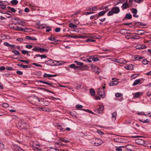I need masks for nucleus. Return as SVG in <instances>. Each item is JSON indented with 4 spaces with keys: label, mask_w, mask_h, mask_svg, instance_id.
Returning <instances> with one entry per match:
<instances>
[{
    "label": "nucleus",
    "mask_w": 151,
    "mask_h": 151,
    "mask_svg": "<svg viewBox=\"0 0 151 151\" xmlns=\"http://www.w3.org/2000/svg\"><path fill=\"white\" fill-rule=\"evenodd\" d=\"M47 64L51 66L60 65L63 64L64 62L62 61H57L50 60L46 61Z\"/></svg>",
    "instance_id": "f257e3e1"
},
{
    "label": "nucleus",
    "mask_w": 151,
    "mask_h": 151,
    "mask_svg": "<svg viewBox=\"0 0 151 151\" xmlns=\"http://www.w3.org/2000/svg\"><path fill=\"white\" fill-rule=\"evenodd\" d=\"M17 127L21 129H27L28 127V125L24 120L20 121L18 123Z\"/></svg>",
    "instance_id": "f03ea898"
},
{
    "label": "nucleus",
    "mask_w": 151,
    "mask_h": 151,
    "mask_svg": "<svg viewBox=\"0 0 151 151\" xmlns=\"http://www.w3.org/2000/svg\"><path fill=\"white\" fill-rule=\"evenodd\" d=\"M120 12V9L119 7L115 6L112 7L111 10L109 11L107 13V15L108 16H112L113 14H117Z\"/></svg>",
    "instance_id": "7ed1b4c3"
},
{
    "label": "nucleus",
    "mask_w": 151,
    "mask_h": 151,
    "mask_svg": "<svg viewBox=\"0 0 151 151\" xmlns=\"http://www.w3.org/2000/svg\"><path fill=\"white\" fill-rule=\"evenodd\" d=\"M91 144L94 146H98L101 144L103 142L102 140L99 138H93L91 140Z\"/></svg>",
    "instance_id": "20e7f679"
},
{
    "label": "nucleus",
    "mask_w": 151,
    "mask_h": 151,
    "mask_svg": "<svg viewBox=\"0 0 151 151\" xmlns=\"http://www.w3.org/2000/svg\"><path fill=\"white\" fill-rule=\"evenodd\" d=\"M32 50L34 51L40 52H45L47 53L48 52V50L47 49L40 47L36 46H34Z\"/></svg>",
    "instance_id": "39448f33"
},
{
    "label": "nucleus",
    "mask_w": 151,
    "mask_h": 151,
    "mask_svg": "<svg viewBox=\"0 0 151 151\" xmlns=\"http://www.w3.org/2000/svg\"><path fill=\"white\" fill-rule=\"evenodd\" d=\"M104 88H105V87L103 86L102 88H99L97 94L102 98H104L105 96V93L104 90Z\"/></svg>",
    "instance_id": "423d86ee"
},
{
    "label": "nucleus",
    "mask_w": 151,
    "mask_h": 151,
    "mask_svg": "<svg viewBox=\"0 0 151 151\" xmlns=\"http://www.w3.org/2000/svg\"><path fill=\"white\" fill-rule=\"evenodd\" d=\"M91 69L96 73L99 74L100 73V70L99 67L94 64L91 65Z\"/></svg>",
    "instance_id": "0eeeda50"
},
{
    "label": "nucleus",
    "mask_w": 151,
    "mask_h": 151,
    "mask_svg": "<svg viewBox=\"0 0 151 151\" xmlns=\"http://www.w3.org/2000/svg\"><path fill=\"white\" fill-rule=\"evenodd\" d=\"M70 37L73 38H91V36L89 35H85L81 36H76V35H70Z\"/></svg>",
    "instance_id": "6e6552de"
},
{
    "label": "nucleus",
    "mask_w": 151,
    "mask_h": 151,
    "mask_svg": "<svg viewBox=\"0 0 151 151\" xmlns=\"http://www.w3.org/2000/svg\"><path fill=\"white\" fill-rule=\"evenodd\" d=\"M145 80V79L143 78H139L138 79L135 80L132 84V86H134L138 84L140 85L142 84L144 81Z\"/></svg>",
    "instance_id": "1a4fd4ad"
},
{
    "label": "nucleus",
    "mask_w": 151,
    "mask_h": 151,
    "mask_svg": "<svg viewBox=\"0 0 151 151\" xmlns=\"http://www.w3.org/2000/svg\"><path fill=\"white\" fill-rule=\"evenodd\" d=\"M131 11L133 14V16L137 18L139 16L137 15V10L135 8H132L131 9Z\"/></svg>",
    "instance_id": "9d476101"
},
{
    "label": "nucleus",
    "mask_w": 151,
    "mask_h": 151,
    "mask_svg": "<svg viewBox=\"0 0 151 151\" xmlns=\"http://www.w3.org/2000/svg\"><path fill=\"white\" fill-rule=\"evenodd\" d=\"M143 94V93L142 92H138L132 93V95L134 98H137L139 97L140 96H142Z\"/></svg>",
    "instance_id": "9b49d317"
},
{
    "label": "nucleus",
    "mask_w": 151,
    "mask_h": 151,
    "mask_svg": "<svg viewBox=\"0 0 151 151\" xmlns=\"http://www.w3.org/2000/svg\"><path fill=\"white\" fill-rule=\"evenodd\" d=\"M57 128L60 130L61 132H64L65 131V129H64L62 127V125L59 123L57 124L56 126Z\"/></svg>",
    "instance_id": "f8f14e48"
},
{
    "label": "nucleus",
    "mask_w": 151,
    "mask_h": 151,
    "mask_svg": "<svg viewBox=\"0 0 151 151\" xmlns=\"http://www.w3.org/2000/svg\"><path fill=\"white\" fill-rule=\"evenodd\" d=\"M91 57L92 61L94 62H98L99 60V59L98 58V55L91 56Z\"/></svg>",
    "instance_id": "ddd939ff"
},
{
    "label": "nucleus",
    "mask_w": 151,
    "mask_h": 151,
    "mask_svg": "<svg viewBox=\"0 0 151 151\" xmlns=\"http://www.w3.org/2000/svg\"><path fill=\"white\" fill-rule=\"evenodd\" d=\"M15 29L16 30H18L24 32H27L28 31L27 30L29 29H28L27 28H22L21 27H17Z\"/></svg>",
    "instance_id": "4468645a"
},
{
    "label": "nucleus",
    "mask_w": 151,
    "mask_h": 151,
    "mask_svg": "<svg viewBox=\"0 0 151 151\" xmlns=\"http://www.w3.org/2000/svg\"><path fill=\"white\" fill-rule=\"evenodd\" d=\"M56 76V75H52L50 74H47L46 73H45L43 76L44 78H50L55 77Z\"/></svg>",
    "instance_id": "2eb2a0df"
},
{
    "label": "nucleus",
    "mask_w": 151,
    "mask_h": 151,
    "mask_svg": "<svg viewBox=\"0 0 151 151\" xmlns=\"http://www.w3.org/2000/svg\"><path fill=\"white\" fill-rule=\"evenodd\" d=\"M33 149L34 150H39L41 149V145L39 144H36L35 145L33 146Z\"/></svg>",
    "instance_id": "dca6fc26"
},
{
    "label": "nucleus",
    "mask_w": 151,
    "mask_h": 151,
    "mask_svg": "<svg viewBox=\"0 0 151 151\" xmlns=\"http://www.w3.org/2000/svg\"><path fill=\"white\" fill-rule=\"evenodd\" d=\"M7 2L6 1H4V2H2L0 4V8L2 9H4L6 8V5H7L6 3ZM7 3H8L7 2Z\"/></svg>",
    "instance_id": "f3484780"
},
{
    "label": "nucleus",
    "mask_w": 151,
    "mask_h": 151,
    "mask_svg": "<svg viewBox=\"0 0 151 151\" xmlns=\"http://www.w3.org/2000/svg\"><path fill=\"white\" fill-rule=\"evenodd\" d=\"M129 4L127 3V1L124 3L122 6V8L123 10L126 9L128 8H129Z\"/></svg>",
    "instance_id": "a211bd4d"
},
{
    "label": "nucleus",
    "mask_w": 151,
    "mask_h": 151,
    "mask_svg": "<svg viewBox=\"0 0 151 151\" xmlns=\"http://www.w3.org/2000/svg\"><path fill=\"white\" fill-rule=\"evenodd\" d=\"M3 45L7 47H10L12 49L14 47L15 45H11L8 42H4L3 43Z\"/></svg>",
    "instance_id": "6ab92c4d"
},
{
    "label": "nucleus",
    "mask_w": 151,
    "mask_h": 151,
    "mask_svg": "<svg viewBox=\"0 0 151 151\" xmlns=\"http://www.w3.org/2000/svg\"><path fill=\"white\" fill-rule=\"evenodd\" d=\"M133 65L131 64L129 65H126L124 66V68L127 70H132L133 69L132 68Z\"/></svg>",
    "instance_id": "aec40b11"
},
{
    "label": "nucleus",
    "mask_w": 151,
    "mask_h": 151,
    "mask_svg": "<svg viewBox=\"0 0 151 151\" xmlns=\"http://www.w3.org/2000/svg\"><path fill=\"white\" fill-rule=\"evenodd\" d=\"M113 140L115 142H122V138L120 137L114 138Z\"/></svg>",
    "instance_id": "412c9836"
},
{
    "label": "nucleus",
    "mask_w": 151,
    "mask_h": 151,
    "mask_svg": "<svg viewBox=\"0 0 151 151\" xmlns=\"http://www.w3.org/2000/svg\"><path fill=\"white\" fill-rule=\"evenodd\" d=\"M25 38L28 40H32L34 41H36L37 40V38L35 37H30L29 36H26L25 37Z\"/></svg>",
    "instance_id": "4be33fe9"
},
{
    "label": "nucleus",
    "mask_w": 151,
    "mask_h": 151,
    "mask_svg": "<svg viewBox=\"0 0 151 151\" xmlns=\"http://www.w3.org/2000/svg\"><path fill=\"white\" fill-rule=\"evenodd\" d=\"M38 82L42 83L44 84H45L48 85H50V86H52V83H50L49 82H50L49 81H48L47 82V81H44L41 80H39L38 81Z\"/></svg>",
    "instance_id": "5701e85b"
},
{
    "label": "nucleus",
    "mask_w": 151,
    "mask_h": 151,
    "mask_svg": "<svg viewBox=\"0 0 151 151\" xmlns=\"http://www.w3.org/2000/svg\"><path fill=\"white\" fill-rule=\"evenodd\" d=\"M117 113L116 112H114L111 114V119L112 120L115 121L116 119Z\"/></svg>",
    "instance_id": "b1692460"
},
{
    "label": "nucleus",
    "mask_w": 151,
    "mask_h": 151,
    "mask_svg": "<svg viewBox=\"0 0 151 151\" xmlns=\"http://www.w3.org/2000/svg\"><path fill=\"white\" fill-rule=\"evenodd\" d=\"M97 9V8L96 6H94V7H88L87 8L86 10L88 11H94L96 10Z\"/></svg>",
    "instance_id": "393cba45"
},
{
    "label": "nucleus",
    "mask_w": 151,
    "mask_h": 151,
    "mask_svg": "<svg viewBox=\"0 0 151 151\" xmlns=\"http://www.w3.org/2000/svg\"><path fill=\"white\" fill-rule=\"evenodd\" d=\"M17 65L18 66H19L21 68H31V66L30 65H24L22 64H17Z\"/></svg>",
    "instance_id": "a878e982"
},
{
    "label": "nucleus",
    "mask_w": 151,
    "mask_h": 151,
    "mask_svg": "<svg viewBox=\"0 0 151 151\" xmlns=\"http://www.w3.org/2000/svg\"><path fill=\"white\" fill-rule=\"evenodd\" d=\"M127 62L126 60L122 58L118 59V63L125 64Z\"/></svg>",
    "instance_id": "bb28decb"
},
{
    "label": "nucleus",
    "mask_w": 151,
    "mask_h": 151,
    "mask_svg": "<svg viewBox=\"0 0 151 151\" xmlns=\"http://www.w3.org/2000/svg\"><path fill=\"white\" fill-rule=\"evenodd\" d=\"M118 82L116 81H112L109 84L110 86H113L118 84Z\"/></svg>",
    "instance_id": "cd10ccee"
},
{
    "label": "nucleus",
    "mask_w": 151,
    "mask_h": 151,
    "mask_svg": "<svg viewBox=\"0 0 151 151\" xmlns=\"http://www.w3.org/2000/svg\"><path fill=\"white\" fill-rule=\"evenodd\" d=\"M134 58L137 60H139L143 58V57L142 56L138 55H135L134 56Z\"/></svg>",
    "instance_id": "c85d7f7f"
},
{
    "label": "nucleus",
    "mask_w": 151,
    "mask_h": 151,
    "mask_svg": "<svg viewBox=\"0 0 151 151\" xmlns=\"http://www.w3.org/2000/svg\"><path fill=\"white\" fill-rule=\"evenodd\" d=\"M59 140L60 141L65 143H67L69 142V141L66 139V138L61 137L59 139Z\"/></svg>",
    "instance_id": "c756f323"
},
{
    "label": "nucleus",
    "mask_w": 151,
    "mask_h": 151,
    "mask_svg": "<svg viewBox=\"0 0 151 151\" xmlns=\"http://www.w3.org/2000/svg\"><path fill=\"white\" fill-rule=\"evenodd\" d=\"M104 109V106L103 105H101L100 106L98 110L99 111V113H101L102 111H103Z\"/></svg>",
    "instance_id": "7c9ffc66"
},
{
    "label": "nucleus",
    "mask_w": 151,
    "mask_h": 151,
    "mask_svg": "<svg viewBox=\"0 0 151 151\" xmlns=\"http://www.w3.org/2000/svg\"><path fill=\"white\" fill-rule=\"evenodd\" d=\"M68 26L69 27L71 28H76L77 27V25H75L72 23H69Z\"/></svg>",
    "instance_id": "2f4dec72"
},
{
    "label": "nucleus",
    "mask_w": 151,
    "mask_h": 151,
    "mask_svg": "<svg viewBox=\"0 0 151 151\" xmlns=\"http://www.w3.org/2000/svg\"><path fill=\"white\" fill-rule=\"evenodd\" d=\"M48 39L51 41H55V42H58V40H56L55 37L51 36L50 37L48 38Z\"/></svg>",
    "instance_id": "473e14b6"
},
{
    "label": "nucleus",
    "mask_w": 151,
    "mask_h": 151,
    "mask_svg": "<svg viewBox=\"0 0 151 151\" xmlns=\"http://www.w3.org/2000/svg\"><path fill=\"white\" fill-rule=\"evenodd\" d=\"M107 12V11H102L100 12H99L98 14V15L99 16V17L102 16L104 15Z\"/></svg>",
    "instance_id": "72a5a7b5"
},
{
    "label": "nucleus",
    "mask_w": 151,
    "mask_h": 151,
    "mask_svg": "<svg viewBox=\"0 0 151 151\" xmlns=\"http://www.w3.org/2000/svg\"><path fill=\"white\" fill-rule=\"evenodd\" d=\"M12 52L14 53L16 55H19L20 53L17 50H14L12 51Z\"/></svg>",
    "instance_id": "f704fd0d"
},
{
    "label": "nucleus",
    "mask_w": 151,
    "mask_h": 151,
    "mask_svg": "<svg viewBox=\"0 0 151 151\" xmlns=\"http://www.w3.org/2000/svg\"><path fill=\"white\" fill-rule=\"evenodd\" d=\"M69 67L70 68H74V69H76L77 68H79V67L76 66L74 64H73L69 65ZM79 68H80L79 67Z\"/></svg>",
    "instance_id": "c9c22d12"
},
{
    "label": "nucleus",
    "mask_w": 151,
    "mask_h": 151,
    "mask_svg": "<svg viewBox=\"0 0 151 151\" xmlns=\"http://www.w3.org/2000/svg\"><path fill=\"white\" fill-rule=\"evenodd\" d=\"M10 2L13 5H16L18 3V1L17 0H12Z\"/></svg>",
    "instance_id": "e433bc0d"
},
{
    "label": "nucleus",
    "mask_w": 151,
    "mask_h": 151,
    "mask_svg": "<svg viewBox=\"0 0 151 151\" xmlns=\"http://www.w3.org/2000/svg\"><path fill=\"white\" fill-rule=\"evenodd\" d=\"M125 17L128 19H130L132 18V16L130 14H126Z\"/></svg>",
    "instance_id": "4c0bfd02"
},
{
    "label": "nucleus",
    "mask_w": 151,
    "mask_h": 151,
    "mask_svg": "<svg viewBox=\"0 0 151 151\" xmlns=\"http://www.w3.org/2000/svg\"><path fill=\"white\" fill-rule=\"evenodd\" d=\"M138 33H136V34L139 35H142L144 34V32L142 30H138L137 31Z\"/></svg>",
    "instance_id": "58836bf2"
},
{
    "label": "nucleus",
    "mask_w": 151,
    "mask_h": 151,
    "mask_svg": "<svg viewBox=\"0 0 151 151\" xmlns=\"http://www.w3.org/2000/svg\"><path fill=\"white\" fill-rule=\"evenodd\" d=\"M115 96L117 98L121 96H123V95L122 93L118 92L115 93Z\"/></svg>",
    "instance_id": "ea45409f"
},
{
    "label": "nucleus",
    "mask_w": 151,
    "mask_h": 151,
    "mask_svg": "<svg viewBox=\"0 0 151 151\" xmlns=\"http://www.w3.org/2000/svg\"><path fill=\"white\" fill-rule=\"evenodd\" d=\"M144 141L142 139H138L136 140V142L139 144H141Z\"/></svg>",
    "instance_id": "a19ab883"
},
{
    "label": "nucleus",
    "mask_w": 151,
    "mask_h": 151,
    "mask_svg": "<svg viewBox=\"0 0 151 151\" xmlns=\"http://www.w3.org/2000/svg\"><path fill=\"white\" fill-rule=\"evenodd\" d=\"M74 63H76L77 65L80 66H82L83 65V63H82L79 62L77 61H75Z\"/></svg>",
    "instance_id": "79ce46f5"
},
{
    "label": "nucleus",
    "mask_w": 151,
    "mask_h": 151,
    "mask_svg": "<svg viewBox=\"0 0 151 151\" xmlns=\"http://www.w3.org/2000/svg\"><path fill=\"white\" fill-rule=\"evenodd\" d=\"M139 121L141 122H142L143 123H148L150 121V120L148 119H147L146 120H144V121H142L141 119H139Z\"/></svg>",
    "instance_id": "37998d69"
},
{
    "label": "nucleus",
    "mask_w": 151,
    "mask_h": 151,
    "mask_svg": "<svg viewBox=\"0 0 151 151\" xmlns=\"http://www.w3.org/2000/svg\"><path fill=\"white\" fill-rule=\"evenodd\" d=\"M43 111L49 112L51 111V109L48 108L44 107L43 109Z\"/></svg>",
    "instance_id": "c03bdc74"
},
{
    "label": "nucleus",
    "mask_w": 151,
    "mask_h": 151,
    "mask_svg": "<svg viewBox=\"0 0 151 151\" xmlns=\"http://www.w3.org/2000/svg\"><path fill=\"white\" fill-rule=\"evenodd\" d=\"M137 114H138L139 115H145V116H147V115H148V114H145V113L143 112V111L138 112L137 113Z\"/></svg>",
    "instance_id": "a18cd8bd"
},
{
    "label": "nucleus",
    "mask_w": 151,
    "mask_h": 151,
    "mask_svg": "<svg viewBox=\"0 0 151 151\" xmlns=\"http://www.w3.org/2000/svg\"><path fill=\"white\" fill-rule=\"evenodd\" d=\"M142 62L143 64L145 65L147 64L149 62V61L148 60H147L146 59H143L142 60Z\"/></svg>",
    "instance_id": "49530a36"
},
{
    "label": "nucleus",
    "mask_w": 151,
    "mask_h": 151,
    "mask_svg": "<svg viewBox=\"0 0 151 151\" xmlns=\"http://www.w3.org/2000/svg\"><path fill=\"white\" fill-rule=\"evenodd\" d=\"M90 93L92 96H94L95 94V91L94 89L90 90Z\"/></svg>",
    "instance_id": "de8ad7c7"
},
{
    "label": "nucleus",
    "mask_w": 151,
    "mask_h": 151,
    "mask_svg": "<svg viewBox=\"0 0 151 151\" xmlns=\"http://www.w3.org/2000/svg\"><path fill=\"white\" fill-rule=\"evenodd\" d=\"M124 146H121L118 147L116 148V151H121L122 150V147H124Z\"/></svg>",
    "instance_id": "09e8293b"
},
{
    "label": "nucleus",
    "mask_w": 151,
    "mask_h": 151,
    "mask_svg": "<svg viewBox=\"0 0 151 151\" xmlns=\"http://www.w3.org/2000/svg\"><path fill=\"white\" fill-rule=\"evenodd\" d=\"M109 59L111 60V61L118 63V59H116L114 58H109Z\"/></svg>",
    "instance_id": "8fccbe9b"
},
{
    "label": "nucleus",
    "mask_w": 151,
    "mask_h": 151,
    "mask_svg": "<svg viewBox=\"0 0 151 151\" xmlns=\"http://www.w3.org/2000/svg\"><path fill=\"white\" fill-rule=\"evenodd\" d=\"M83 107V106H82V105H81L80 104H77L76 106V108L77 109H82V108Z\"/></svg>",
    "instance_id": "3c124183"
},
{
    "label": "nucleus",
    "mask_w": 151,
    "mask_h": 151,
    "mask_svg": "<svg viewBox=\"0 0 151 151\" xmlns=\"http://www.w3.org/2000/svg\"><path fill=\"white\" fill-rule=\"evenodd\" d=\"M73 23H74L75 24V25H76L77 26V25L79 24V21L76 19H74L73 20Z\"/></svg>",
    "instance_id": "603ef678"
},
{
    "label": "nucleus",
    "mask_w": 151,
    "mask_h": 151,
    "mask_svg": "<svg viewBox=\"0 0 151 151\" xmlns=\"http://www.w3.org/2000/svg\"><path fill=\"white\" fill-rule=\"evenodd\" d=\"M92 61L91 58V56L89 57L88 59H86V63H91Z\"/></svg>",
    "instance_id": "864d4df0"
},
{
    "label": "nucleus",
    "mask_w": 151,
    "mask_h": 151,
    "mask_svg": "<svg viewBox=\"0 0 151 151\" xmlns=\"http://www.w3.org/2000/svg\"><path fill=\"white\" fill-rule=\"evenodd\" d=\"M80 12V11H78V12H76L74 14L71 15V18L75 17L76 16V15L78 13Z\"/></svg>",
    "instance_id": "5fc2aeb1"
},
{
    "label": "nucleus",
    "mask_w": 151,
    "mask_h": 151,
    "mask_svg": "<svg viewBox=\"0 0 151 151\" xmlns=\"http://www.w3.org/2000/svg\"><path fill=\"white\" fill-rule=\"evenodd\" d=\"M46 31L47 32H48L52 30L49 27L46 26Z\"/></svg>",
    "instance_id": "6e6d98bb"
},
{
    "label": "nucleus",
    "mask_w": 151,
    "mask_h": 151,
    "mask_svg": "<svg viewBox=\"0 0 151 151\" xmlns=\"http://www.w3.org/2000/svg\"><path fill=\"white\" fill-rule=\"evenodd\" d=\"M28 52L29 51L24 50L22 51V53L23 54H27V55H28Z\"/></svg>",
    "instance_id": "4d7b16f0"
},
{
    "label": "nucleus",
    "mask_w": 151,
    "mask_h": 151,
    "mask_svg": "<svg viewBox=\"0 0 151 151\" xmlns=\"http://www.w3.org/2000/svg\"><path fill=\"white\" fill-rule=\"evenodd\" d=\"M18 61L22 62H25L27 64L29 63V62L28 60H18Z\"/></svg>",
    "instance_id": "13d9d810"
},
{
    "label": "nucleus",
    "mask_w": 151,
    "mask_h": 151,
    "mask_svg": "<svg viewBox=\"0 0 151 151\" xmlns=\"http://www.w3.org/2000/svg\"><path fill=\"white\" fill-rule=\"evenodd\" d=\"M81 85L80 84H76L75 85V87L77 89H79L81 88Z\"/></svg>",
    "instance_id": "bf43d9fd"
},
{
    "label": "nucleus",
    "mask_w": 151,
    "mask_h": 151,
    "mask_svg": "<svg viewBox=\"0 0 151 151\" xmlns=\"http://www.w3.org/2000/svg\"><path fill=\"white\" fill-rule=\"evenodd\" d=\"M86 41L87 42H95V40L92 39H87L86 40Z\"/></svg>",
    "instance_id": "052dcab7"
},
{
    "label": "nucleus",
    "mask_w": 151,
    "mask_h": 151,
    "mask_svg": "<svg viewBox=\"0 0 151 151\" xmlns=\"http://www.w3.org/2000/svg\"><path fill=\"white\" fill-rule=\"evenodd\" d=\"M25 47L28 49H31L33 47V46L31 45H25Z\"/></svg>",
    "instance_id": "680f3d73"
},
{
    "label": "nucleus",
    "mask_w": 151,
    "mask_h": 151,
    "mask_svg": "<svg viewBox=\"0 0 151 151\" xmlns=\"http://www.w3.org/2000/svg\"><path fill=\"white\" fill-rule=\"evenodd\" d=\"M139 38L140 37L139 36L135 35L134 37H132L131 38L132 39H139Z\"/></svg>",
    "instance_id": "e2e57ef3"
},
{
    "label": "nucleus",
    "mask_w": 151,
    "mask_h": 151,
    "mask_svg": "<svg viewBox=\"0 0 151 151\" xmlns=\"http://www.w3.org/2000/svg\"><path fill=\"white\" fill-rule=\"evenodd\" d=\"M32 64L38 67H42V66L41 65L37 63H32Z\"/></svg>",
    "instance_id": "0e129e2a"
},
{
    "label": "nucleus",
    "mask_w": 151,
    "mask_h": 151,
    "mask_svg": "<svg viewBox=\"0 0 151 151\" xmlns=\"http://www.w3.org/2000/svg\"><path fill=\"white\" fill-rule=\"evenodd\" d=\"M97 132L99 134H100L101 135H103L104 134V132L103 131L100 130H98L97 131Z\"/></svg>",
    "instance_id": "69168bd1"
},
{
    "label": "nucleus",
    "mask_w": 151,
    "mask_h": 151,
    "mask_svg": "<svg viewBox=\"0 0 151 151\" xmlns=\"http://www.w3.org/2000/svg\"><path fill=\"white\" fill-rule=\"evenodd\" d=\"M2 106L6 108L9 107V105L8 104H6V103H4L2 105Z\"/></svg>",
    "instance_id": "338daca9"
},
{
    "label": "nucleus",
    "mask_w": 151,
    "mask_h": 151,
    "mask_svg": "<svg viewBox=\"0 0 151 151\" xmlns=\"http://www.w3.org/2000/svg\"><path fill=\"white\" fill-rule=\"evenodd\" d=\"M62 145V143L61 142H57L56 144V146L57 147H60Z\"/></svg>",
    "instance_id": "774afa93"
}]
</instances>
